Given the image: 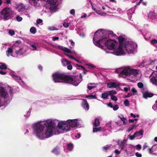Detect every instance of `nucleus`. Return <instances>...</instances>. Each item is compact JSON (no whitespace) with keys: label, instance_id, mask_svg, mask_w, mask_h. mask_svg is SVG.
<instances>
[{"label":"nucleus","instance_id":"c9c22d12","mask_svg":"<svg viewBox=\"0 0 157 157\" xmlns=\"http://www.w3.org/2000/svg\"><path fill=\"white\" fill-rule=\"evenodd\" d=\"M150 42L152 44L154 45L157 44V40L155 39H153L151 40Z\"/></svg>","mask_w":157,"mask_h":157},{"label":"nucleus","instance_id":"4c0bfd02","mask_svg":"<svg viewBox=\"0 0 157 157\" xmlns=\"http://www.w3.org/2000/svg\"><path fill=\"white\" fill-rule=\"evenodd\" d=\"M118 117L120 118L122 121L124 120H126L127 119L126 118L124 117L123 115H121V116H119Z\"/></svg>","mask_w":157,"mask_h":157},{"label":"nucleus","instance_id":"58836bf2","mask_svg":"<svg viewBox=\"0 0 157 157\" xmlns=\"http://www.w3.org/2000/svg\"><path fill=\"white\" fill-rule=\"evenodd\" d=\"M64 48L63 51L64 52L68 53H71V51L68 48L65 47Z\"/></svg>","mask_w":157,"mask_h":157},{"label":"nucleus","instance_id":"5701e85b","mask_svg":"<svg viewBox=\"0 0 157 157\" xmlns=\"http://www.w3.org/2000/svg\"><path fill=\"white\" fill-rule=\"evenodd\" d=\"M143 130H140L138 131H136L134 133V135L136 137L142 135L143 134Z\"/></svg>","mask_w":157,"mask_h":157},{"label":"nucleus","instance_id":"f03ea898","mask_svg":"<svg viewBox=\"0 0 157 157\" xmlns=\"http://www.w3.org/2000/svg\"><path fill=\"white\" fill-rule=\"evenodd\" d=\"M53 79L56 82H64L67 83H70L75 86H77L80 82L72 76L65 75L64 73L56 72L52 75Z\"/></svg>","mask_w":157,"mask_h":157},{"label":"nucleus","instance_id":"f257e3e1","mask_svg":"<svg viewBox=\"0 0 157 157\" xmlns=\"http://www.w3.org/2000/svg\"><path fill=\"white\" fill-rule=\"evenodd\" d=\"M103 32L98 33V31H96L94 34L93 40L94 44L96 46L99 47H101L102 45L101 44H105V46L109 50H113L115 48V45L117 43V41L113 40H106L108 39L107 36H103L100 38L98 41H95L96 38H98V37L102 35Z\"/></svg>","mask_w":157,"mask_h":157},{"label":"nucleus","instance_id":"c03bdc74","mask_svg":"<svg viewBox=\"0 0 157 157\" xmlns=\"http://www.w3.org/2000/svg\"><path fill=\"white\" fill-rule=\"evenodd\" d=\"M63 26L66 28L68 27L69 25V24L67 23L64 22L63 24Z\"/></svg>","mask_w":157,"mask_h":157},{"label":"nucleus","instance_id":"393cba45","mask_svg":"<svg viewBox=\"0 0 157 157\" xmlns=\"http://www.w3.org/2000/svg\"><path fill=\"white\" fill-rule=\"evenodd\" d=\"M86 98H87L88 99H97V97L95 95H87L86 97Z\"/></svg>","mask_w":157,"mask_h":157},{"label":"nucleus","instance_id":"4468645a","mask_svg":"<svg viewBox=\"0 0 157 157\" xmlns=\"http://www.w3.org/2000/svg\"><path fill=\"white\" fill-rule=\"evenodd\" d=\"M153 94L151 93H148L147 92H145L143 94V97L146 99L147 98H151L154 96Z\"/></svg>","mask_w":157,"mask_h":157},{"label":"nucleus","instance_id":"0e129e2a","mask_svg":"<svg viewBox=\"0 0 157 157\" xmlns=\"http://www.w3.org/2000/svg\"><path fill=\"white\" fill-rule=\"evenodd\" d=\"M70 41L71 43V44L73 46H74L75 45V42L73 41L72 40H70Z\"/></svg>","mask_w":157,"mask_h":157},{"label":"nucleus","instance_id":"473e14b6","mask_svg":"<svg viewBox=\"0 0 157 157\" xmlns=\"http://www.w3.org/2000/svg\"><path fill=\"white\" fill-rule=\"evenodd\" d=\"M135 125L136 124H135L133 125L132 127H129L128 129L127 130V132H130L133 129Z\"/></svg>","mask_w":157,"mask_h":157},{"label":"nucleus","instance_id":"bf43d9fd","mask_svg":"<svg viewBox=\"0 0 157 157\" xmlns=\"http://www.w3.org/2000/svg\"><path fill=\"white\" fill-rule=\"evenodd\" d=\"M141 148V145L140 144H138L136 145V149H140Z\"/></svg>","mask_w":157,"mask_h":157},{"label":"nucleus","instance_id":"6e6552de","mask_svg":"<svg viewBox=\"0 0 157 157\" xmlns=\"http://www.w3.org/2000/svg\"><path fill=\"white\" fill-rule=\"evenodd\" d=\"M136 45L133 43H129L128 42H126L124 45V48L128 54L132 53L135 49L136 48Z\"/></svg>","mask_w":157,"mask_h":157},{"label":"nucleus","instance_id":"f704fd0d","mask_svg":"<svg viewBox=\"0 0 157 157\" xmlns=\"http://www.w3.org/2000/svg\"><path fill=\"white\" fill-rule=\"evenodd\" d=\"M111 99L113 101H117V100L118 98L117 97L114 95L111 96Z\"/></svg>","mask_w":157,"mask_h":157},{"label":"nucleus","instance_id":"774afa93","mask_svg":"<svg viewBox=\"0 0 157 157\" xmlns=\"http://www.w3.org/2000/svg\"><path fill=\"white\" fill-rule=\"evenodd\" d=\"M80 137V134L79 133H78L75 136V137L77 139H79Z\"/></svg>","mask_w":157,"mask_h":157},{"label":"nucleus","instance_id":"7ed1b4c3","mask_svg":"<svg viewBox=\"0 0 157 157\" xmlns=\"http://www.w3.org/2000/svg\"><path fill=\"white\" fill-rule=\"evenodd\" d=\"M48 121H40L36 123L33 124L34 131L36 133V135L39 137L42 136L43 132L45 127H46L48 125Z\"/></svg>","mask_w":157,"mask_h":157},{"label":"nucleus","instance_id":"3c124183","mask_svg":"<svg viewBox=\"0 0 157 157\" xmlns=\"http://www.w3.org/2000/svg\"><path fill=\"white\" fill-rule=\"evenodd\" d=\"M72 66L71 64H70L68 65L67 66V68L69 70H71L72 69Z\"/></svg>","mask_w":157,"mask_h":157},{"label":"nucleus","instance_id":"412c9836","mask_svg":"<svg viewBox=\"0 0 157 157\" xmlns=\"http://www.w3.org/2000/svg\"><path fill=\"white\" fill-rule=\"evenodd\" d=\"M49 9L52 12H55L56 11V7L55 5H51Z\"/></svg>","mask_w":157,"mask_h":157},{"label":"nucleus","instance_id":"dca6fc26","mask_svg":"<svg viewBox=\"0 0 157 157\" xmlns=\"http://www.w3.org/2000/svg\"><path fill=\"white\" fill-rule=\"evenodd\" d=\"M148 17L152 19H154L156 18V14L154 11L151 12L148 15Z\"/></svg>","mask_w":157,"mask_h":157},{"label":"nucleus","instance_id":"a18cd8bd","mask_svg":"<svg viewBox=\"0 0 157 157\" xmlns=\"http://www.w3.org/2000/svg\"><path fill=\"white\" fill-rule=\"evenodd\" d=\"M16 19L17 21H21L22 19V18L19 16H17L16 17Z\"/></svg>","mask_w":157,"mask_h":157},{"label":"nucleus","instance_id":"9d476101","mask_svg":"<svg viewBox=\"0 0 157 157\" xmlns=\"http://www.w3.org/2000/svg\"><path fill=\"white\" fill-rule=\"evenodd\" d=\"M118 40L119 43V46H120L124 47L125 44L126 43V42H127L126 41V40L124 38L121 36L118 37Z\"/></svg>","mask_w":157,"mask_h":157},{"label":"nucleus","instance_id":"0eeeda50","mask_svg":"<svg viewBox=\"0 0 157 157\" xmlns=\"http://www.w3.org/2000/svg\"><path fill=\"white\" fill-rule=\"evenodd\" d=\"M12 14L11 10L10 8L6 7L1 12V18L5 21L8 20Z\"/></svg>","mask_w":157,"mask_h":157},{"label":"nucleus","instance_id":"1a4fd4ad","mask_svg":"<svg viewBox=\"0 0 157 157\" xmlns=\"http://www.w3.org/2000/svg\"><path fill=\"white\" fill-rule=\"evenodd\" d=\"M124 46H119L117 50L115 52L117 56H121L124 54V52L123 50Z\"/></svg>","mask_w":157,"mask_h":157},{"label":"nucleus","instance_id":"cd10ccee","mask_svg":"<svg viewBox=\"0 0 157 157\" xmlns=\"http://www.w3.org/2000/svg\"><path fill=\"white\" fill-rule=\"evenodd\" d=\"M101 129L102 128L101 127H99L98 128H97L96 127L93 128V131L94 132H97L98 131H101Z\"/></svg>","mask_w":157,"mask_h":157},{"label":"nucleus","instance_id":"7c9ffc66","mask_svg":"<svg viewBox=\"0 0 157 157\" xmlns=\"http://www.w3.org/2000/svg\"><path fill=\"white\" fill-rule=\"evenodd\" d=\"M7 68V67L5 64H2L0 65V69L2 70H6Z\"/></svg>","mask_w":157,"mask_h":157},{"label":"nucleus","instance_id":"69168bd1","mask_svg":"<svg viewBox=\"0 0 157 157\" xmlns=\"http://www.w3.org/2000/svg\"><path fill=\"white\" fill-rule=\"evenodd\" d=\"M108 105L111 108H113V104H112V103H111V102H110L108 104Z\"/></svg>","mask_w":157,"mask_h":157},{"label":"nucleus","instance_id":"f8f14e48","mask_svg":"<svg viewBox=\"0 0 157 157\" xmlns=\"http://www.w3.org/2000/svg\"><path fill=\"white\" fill-rule=\"evenodd\" d=\"M107 87L109 88H116L118 87L119 85L118 84H117L114 82H111L109 83H108L107 85Z\"/></svg>","mask_w":157,"mask_h":157},{"label":"nucleus","instance_id":"c85d7f7f","mask_svg":"<svg viewBox=\"0 0 157 157\" xmlns=\"http://www.w3.org/2000/svg\"><path fill=\"white\" fill-rule=\"evenodd\" d=\"M73 148V145L72 144L69 143L67 144V148L69 150L71 151Z\"/></svg>","mask_w":157,"mask_h":157},{"label":"nucleus","instance_id":"aec40b11","mask_svg":"<svg viewBox=\"0 0 157 157\" xmlns=\"http://www.w3.org/2000/svg\"><path fill=\"white\" fill-rule=\"evenodd\" d=\"M62 62L63 66H66L70 64V62L66 60L65 59H63L62 60Z\"/></svg>","mask_w":157,"mask_h":157},{"label":"nucleus","instance_id":"de8ad7c7","mask_svg":"<svg viewBox=\"0 0 157 157\" xmlns=\"http://www.w3.org/2000/svg\"><path fill=\"white\" fill-rule=\"evenodd\" d=\"M104 33L105 34L107 33L108 34H111L113 33V32L112 31L107 32L106 31H104Z\"/></svg>","mask_w":157,"mask_h":157},{"label":"nucleus","instance_id":"5fc2aeb1","mask_svg":"<svg viewBox=\"0 0 157 157\" xmlns=\"http://www.w3.org/2000/svg\"><path fill=\"white\" fill-rule=\"evenodd\" d=\"M125 142L123 141H122L121 142L119 145L120 146H124L125 145Z\"/></svg>","mask_w":157,"mask_h":157},{"label":"nucleus","instance_id":"680f3d73","mask_svg":"<svg viewBox=\"0 0 157 157\" xmlns=\"http://www.w3.org/2000/svg\"><path fill=\"white\" fill-rule=\"evenodd\" d=\"M95 87L94 86H88L87 88L89 90H90Z\"/></svg>","mask_w":157,"mask_h":157},{"label":"nucleus","instance_id":"603ef678","mask_svg":"<svg viewBox=\"0 0 157 157\" xmlns=\"http://www.w3.org/2000/svg\"><path fill=\"white\" fill-rule=\"evenodd\" d=\"M70 13L72 15H74L75 14V10L74 9L71 10L70 11Z\"/></svg>","mask_w":157,"mask_h":157},{"label":"nucleus","instance_id":"a211bd4d","mask_svg":"<svg viewBox=\"0 0 157 157\" xmlns=\"http://www.w3.org/2000/svg\"><path fill=\"white\" fill-rule=\"evenodd\" d=\"M13 52V50L12 48H9L6 51V55L8 57H9L10 55H11L12 53Z\"/></svg>","mask_w":157,"mask_h":157},{"label":"nucleus","instance_id":"09e8293b","mask_svg":"<svg viewBox=\"0 0 157 157\" xmlns=\"http://www.w3.org/2000/svg\"><path fill=\"white\" fill-rule=\"evenodd\" d=\"M136 137V136L134 135V134L133 135H131L130 136L129 139L130 140H133Z\"/></svg>","mask_w":157,"mask_h":157},{"label":"nucleus","instance_id":"9b49d317","mask_svg":"<svg viewBox=\"0 0 157 157\" xmlns=\"http://www.w3.org/2000/svg\"><path fill=\"white\" fill-rule=\"evenodd\" d=\"M130 69L129 68H125L124 69L121 71L120 73L122 75H124L126 76L130 75Z\"/></svg>","mask_w":157,"mask_h":157},{"label":"nucleus","instance_id":"bb28decb","mask_svg":"<svg viewBox=\"0 0 157 157\" xmlns=\"http://www.w3.org/2000/svg\"><path fill=\"white\" fill-rule=\"evenodd\" d=\"M150 80L151 82H152L153 84L157 86V80L155 77H154L152 78Z\"/></svg>","mask_w":157,"mask_h":157},{"label":"nucleus","instance_id":"a19ab883","mask_svg":"<svg viewBox=\"0 0 157 157\" xmlns=\"http://www.w3.org/2000/svg\"><path fill=\"white\" fill-rule=\"evenodd\" d=\"M132 92L133 93V95H134L136 94L137 92V91L134 88H133L131 90Z\"/></svg>","mask_w":157,"mask_h":157},{"label":"nucleus","instance_id":"72a5a7b5","mask_svg":"<svg viewBox=\"0 0 157 157\" xmlns=\"http://www.w3.org/2000/svg\"><path fill=\"white\" fill-rule=\"evenodd\" d=\"M129 104V102L128 99H125L124 101V104L126 106H128Z\"/></svg>","mask_w":157,"mask_h":157},{"label":"nucleus","instance_id":"13d9d810","mask_svg":"<svg viewBox=\"0 0 157 157\" xmlns=\"http://www.w3.org/2000/svg\"><path fill=\"white\" fill-rule=\"evenodd\" d=\"M65 47L62 46H58V48L59 49H60L62 50H63V51L64 50V48Z\"/></svg>","mask_w":157,"mask_h":157},{"label":"nucleus","instance_id":"f3484780","mask_svg":"<svg viewBox=\"0 0 157 157\" xmlns=\"http://www.w3.org/2000/svg\"><path fill=\"white\" fill-rule=\"evenodd\" d=\"M100 123L99 119L96 118L95 119L93 123V125L95 127H96L100 125Z\"/></svg>","mask_w":157,"mask_h":157},{"label":"nucleus","instance_id":"338daca9","mask_svg":"<svg viewBox=\"0 0 157 157\" xmlns=\"http://www.w3.org/2000/svg\"><path fill=\"white\" fill-rule=\"evenodd\" d=\"M59 39V37H53V38L52 40L53 41H55L56 40H58Z\"/></svg>","mask_w":157,"mask_h":157},{"label":"nucleus","instance_id":"ddd939ff","mask_svg":"<svg viewBox=\"0 0 157 157\" xmlns=\"http://www.w3.org/2000/svg\"><path fill=\"white\" fill-rule=\"evenodd\" d=\"M83 102L82 103V106L86 110H88L89 109V105L86 99H83Z\"/></svg>","mask_w":157,"mask_h":157},{"label":"nucleus","instance_id":"37998d69","mask_svg":"<svg viewBox=\"0 0 157 157\" xmlns=\"http://www.w3.org/2000/svg\"><path fill=\"white\" fill-rule=\"evenodd\" d=\"M113 108L114 110H116L118 109L119 107L118 105H116L113 106Z\"/></svg>","mask_w":157,"mask_h":157},{"label":"nucleus","instance_id":"79ce46f5","mask_svg":"<svg viewBox=\"0 0 157 157\" xmlns=\"http://www.w3.org/2000/svg\"><path fill=\"white\" fill-rule=\"evenodd\" d=\"M9 33L11 36H13L15 34L14 31L11 29L9 30Z\"/></svg>","mask_w":157,"mask_h":157},{"label":"nucleus","instance_id":"4be33fe9","mask_svg":"<svg viewBox=\"0 0 157 157\" xmlns=\"http://www.w3.org/2000/svg\"><path fill=\"white\" fill-rule=\"evenodd\" d=\"M109 95V93L107 92H104L101 94V98L104 99H107Z\"/></svg>","mask_w":157,"mask_h":157},{"label":"nucleus","instance_id":"8fccbe9b","mask_svg":"<svg viewBox=\"0 0 157 157\" xmlns=\"http://www.w3.org/2000/svg\"><path fill=\"white\" fill-rule=\"evenodd\" d=\"M43 21L40 19H38L36 21V23L37 24H39L42 22Z\"/></svg>","mask_w":157,"mask_h":157},{"label":"nucleus","instance_id":"4d7b16f0","mask_svg":"<svg viewBox=\"0 0 157 157\" xmlns=\"http://www.w3.org/2000/svg\"><path fill=\"white\" fill-rule=\"evenodd\" d=\"M114 153L116 154H119L120 153V152L118 150L116 149L114 151Z\"/></svg>","mask_w":157,"mask_h":157},{"label":"nucleus","instance_id":"ea45409f","mask_svg":"<svg viewBox=\"0 0 157 157\" xmlns=\"http://www.w3.org/2000/svg\"><path fill=\"white\" fill-rule=\"evenodd\" d=\"M48 29L51 31L53 30H58L57 28H55L54 27H50L48 28Z\"/></svg>","mask_w":157,"mask_h":157},{"label":"nucleus","instance_id":"b1692460","mask_svg":"<svg viewBox=\"0 0 157 157\" xmlns=\"http://www.w3.org/2000/svg\"><path fill=\"white\" fill-rule=\"evenodd\" d=\"M58 0H47L48 3L50 5H55Z\"/></svg>","mask_w":157,"mask_h":157},{"label":"nucleus","instance_id":"e2e57ef3","mask_svg":"<svg viewBox=\"0 0 157 157\" xmlns=\"http://www.w3.org/2000/svg\"><path fill=\"white\" fill-rule=\"evenodd\" d=\"M136 155L137 157H141L142 156L141 154H139L138 152L136 153Z\"/></svg>","mask_w":157,"mask_h":157},{"label":"nucleus","instance_id":"052dcab7","mask_svg":"<svg viewBox=\"0 0 157 157\" xmlns=\"http://www.w3.org/2000/svg\"><path fill=\"white\" fill-rule=\"evenodd\" d=\"M109 147L106 146H104L103 147V150L106 151Z\"/></svg>","mask_w":157,"mask_h":157},{"label":"nucleus","instance_id":"c756f323","mask_svg":"<svg viewBox=\"0 0 157 157\" xmlns=\"http://www.w3.org/2000/svg\"><path fill=\"white\" fill-rule=\"evenodd\" d=\"M15 52L17 55L19 56H21L23 54V52L21 51V49H20L18 50H16Z\"/></svg>","mask_w":157,"mask_h":157},{"label":"nucleus","instance_id":"6ab92c4d","mask_svg":"<svg viewBox=\"0 0 157 157\" xmlns=\"http://www.w3.org/2000/svg\"><path fill=\"white\" fill-rule=\"evenodd\" d=\"M138 73V71L136 69H131L130 71V75H136Z\"/></svg>","mask_w":157,"mask_h":157},{"label":"nucleus","instance_id":"39448f33","mask_svg":"<svg viewBox=\"0 0 157 157\" xmlns=\"http://www.w3.org/2000/svg\"><path fill=\"white\" fill-rule=\"evenodd\" d=\"M12 93H11V97H10L6 89L1 87L0 89V97L3 98L4 99V105H6L9 104L12 100Z\"/></svg>","mask_w":157,"mask_h":157},{"label":"nucleus","instance_id":"49530a36","mask_svg":"<svg viewBox=\"0 0 157 157\" xmlns=\"http://www.w3.org/2000/svg\"><path fill=\"white\" fill-rule=\"evenodd\" d=\"M86 65H88V66H89L90 67L89 68V69H91V68H95V66H94V65H93V64H87Z\"/></svg>","mask_w":157,"mask_h":157},{"label":"nucleus","instance_id":"e433bc0d","mask_svg":"<svg viewBox=\"0 0 157 157\" xmlns=\"http://www.w3.org/2000/svg\"><path fill=\"white\" fill-rule=\"evenodd\" d=\"M138 86L140 88H142L144 87V85L142 83L139 82L137 84Z\"/></svg>","mask_w":157,"mask_h":157},{"label":"nucleus","instance_id":"2f4dec72","mask_svg":"<svg viewBox=\"0 0 157 157\" xmlns=\"http://www.w3.org/2000/svg\"><path fill=\"white\" fill-rule=\"evenodd\" d=\"M116 94V91L114 90H112L109 91V94L110 96L113 95V94Z\"/></svg>","mask_w":157,"mask_h":157},{"label":"nucleus","instance_id":"20e7f679","mask_svg":"<svg viewBox=\"0 0 157 157\" xmlns=\"http://www.w3.org/2000/svg\"><path fill=\"white\" fill-rule=\"evenodd\" d=\"M67 123L68 124L62 122H59L58 123L59 128L65 132H67L70 130V127L73 128L78 126L76 120H68Z\"/></svg>","mask_w":157,"mask_h":157},{"label":"nucleus","instance_id":"a878e982","mask_svg":"<svg viewBox=\"0 0 157 157\" xmlns=\"http://www.w3.org/2000/svg\"><path fill=\"white\" fill-rule=\"evenodd\" d=\"M30 31L32 33L34 34L36 33V28L33 27L31 28Z\"/></svg>","mask_w":157,"mask_h":157},{"label":"nucleus","instance_id":"6e6d98bb","mask_svg":"<svg viewBox=\"0 0 157 157\" xmlns=\"http://www.w3.org/2000/svg\"><path fill=\"white\" fill-rule=\"evenodd\" d=\"M0 74L2 75H5L6 74V72L3 71H0Z\"/></svg>","mask_w":157,"mask_h":157},{"label":"nucleus","instance_id":"864d4df0","mask_svg":"<svg viewBox=\"0 0 157 157\" xmlns=\"http://www.w3.org/2000/svg\"><path fill=\"white\" fill-rule=\"evenodd\" d=\"M152 147H151V148H149L148 149V151H149V153L150 154H152V152H153L152 150Z\"/></svg>","mask_w":157,"mask_h":157},{"label":"nucleus","instance_id":"423d86ee","mask_svg":"<svg viewBox=\"0 0 157 157\" xmlns=\"http://www.w3.org/2000/svg\"><path fill=\"white\" fill-rule=\"evenodd\" d=\"M48 125H47L46 131L45 134L47 138L51 136L53 134V131L56 127V124L53 121L48 120Z\"/></svg>","mask_w":157,"mask_h":157},{"label":"nucleus","instance_id":"2eb2a0df","mask_svg":"<svg viewBox=\"0 0 157 157\" xmlns=\"http://www.w3.org/2000/svg\"><path fill=\"white\" fill-rule=\"evenodd\" d=\"M52 152L55 154L59 155L60 153V148L58 146H56L53 149Z\"/></svg>","mask_w":157,"mask_h":157}]
</instances>
